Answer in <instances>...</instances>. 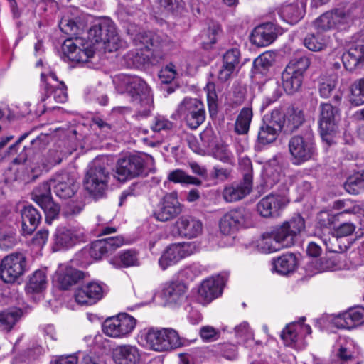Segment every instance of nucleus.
I'll list each match as a JSON object with an SVG mask.
<instances>
[{"instance_id":"nucleus-4","label":"nucleus","mask_w":364,"mask_h":364,"mask_svg":"<svg viewBox=\"0 0 364 364\" xmlns=\"http://www.w3.org/2000/svg\"><path fill=\"white\" fill-rule=\"evenodd\" d=\"M288 148L291 161L295 166H301L314 159L317 154L316 146L311 134L296 135L291 137Z\"/></svg>"},{"instance_id":"nucleus-1","label":"nucleus","mask_w":364,"mask_h":364,"mask_svg":"<svg viewBox=\"0 0 364 364\" xmlns=\"http://www.w3.org/2000/svg\"><path fill=\"white\" fill-rule=\"evenodd\" d=\"M119 47V37L115 24L110 18H103L90 28L87 40L81 37L67 39L63 50L70 60L86 63L99 48L112 52Z\"/></svg>"},{"instance_id":"nucleus-53","label":"nucleus","mask_w":364,"mask_h":364,"mask_svg":"<svg viewBox=\"0 0 364 364\" xmlns=\"http://www.w3.org/2000/svg\"><path fill=\"white\" fill-rule=\"evenodd\" d=\"M222 63L239 70L240 68V50L237 48H231L227 50L223 56Z\"/></svg>"},{"instance_id":"nucleus-56","label":"nucleus","mask_w":364,"mask_h":364,"mask_svg":"<svg viewBox=\"0 0 364 364\" xmlns=\"http://www.w3.org/2000/svg\"><path fill=\"white\" fill-rule=\"evenodd\" d=\"M215 84L212 82H208L205 90L207 94L208 105L209 107L210 112H216L218 96L215 90Z\"/></svg>"},{"instance_id":"nucleus-34","label":"nucleus","mask_w":364,"mask_h":364,"mask_svg":"<svg viewBox=\"0 0 364 364\" xmlns=\"http://www.w3.org/2000/svg\"><path fill=\"white\" fill-rule=\"evenodd\" d=\"M305 13V2L303 0L283 6L280 11L281 16L290 24L300 21Z\"/></svg>"},{"instance_id":"nucleus-30","label":"nucleus","mask_w":364,"mask_h":364,"mask_svg":"<svg viewBox=\"0 0 364 364\" xmlns=\"http://www.w3.org/2000/svg\"><path fill=\"white\" fill-rule=\"evenodd\" d=\"M277 36V28L270 23L256 27L251 35V41L258 47L270 45Z\"/></svg>"},{"instance_id":"nucleus-44","label":"nucleus","mask_w":364,"mask_h":364,"mask_svg":"<svg viewBox=\"0 0 364 364\" xmlns=\"http://www.w3.org/2000/svg\"><path fill=\"white\" fill-rule=\"evenodd\" d=\"M167 179L174 183H180L182 185L192 184L200 186L201 184L200 180L188 175L184 171L179 168L170 171L168 174Z\"/></svg>"},{"instance_id":"nucleus-46","label":"nucleus","mask_w":364,"mask_h":364,"mask_svg":"<svg viewBox=\"0 0 364 364\" xmlns=\"http://www.w3.org/2000/svg\"><path fill=\"white\" fill-rule=\"evenodd\" d=\"M346 190L352 194L364 191V170L350 176L345 183Z\"/></svg>"},{"instance_id":"nucleus-59","label":"nucleus","mask_w":364,"mask_h":364,"mask_svg":"<svg viewBox=\"0 0 364 364\" xmlns=\"http://www.w3.org/2000/svg\"><path fill=\"white\" fill-rule=\"evenodd\" d=\"M213 156L215 159L224 163H233V155L226 146H216L213 151Z\"/></svg>"},{"instance_id":"nucleus-12","label":"nucleus","mask_w":364,"mask_h":364,"mask_svg":"<svg viewBox=\"0 0 364 364\" xmlns=\"http://www.w3.org/2000/svg\"><path fill=\"white\" fill-rule=\"evenodd\" d=\"M144 159L138 155H128L120 158L116 164L114 177L119 181L140 175L144 170Z\"/></svg>"},{"instance_id":"nucleus-49","label":"nucleus","mask_w":364,"mask_h":364,"mask_svg":"<svg viewBox=\"0 0 364 364\" xmlns=\"http://www.w3.org/2000/svg\"><path fill=\"white\" fill-rule=\"evenodd\" d=\"M51 180L46 181L36 187L33 191V199L38 204L51 200L50 190Z\"/></svg>"},{"instance_id":"nucleus-37","label":"nucleus","mask_w":364,"mask_h":364,"mask_svg":"<svg viewBox=\"0 0 364 364\" xmlns=\"http://www.w3.org/2000/svg\"><path fill=\"white\" fill-rule=\"evenodd\" d=\"M110 264L116 268L139 266L140 262L136 252L125 250L110 260Z\"/></svg>"},{"instance_id":"nucleus-38","label":"nucleus","mask_w":364,"mask_h":364,"mask_svg":"<svg viewBox=\"0 0 364 364\" xmlns=\"http://www.w3.org/2000/svg\"><path fill=\"white\" fill-rule=\"evenodd\" d=\"M48 284L47 276L45 270L35 271L29 277L26 290L28 293H40L46 289Z\"/></svg>"},{"instance_id":"nucleus-7","label":"nucleus","mask_w":364,"mask_h":364,"mask_svg":"<svg viewBox=\"0 0 364 364\" xmlns=\"http://www.w3.org/2000/svg\"><path fill=\"white\" fill-rule=\"evenodd\" d=\"M136 325V319L128 314H119L106 318L102 323L103 333L111 338H123L129 336Z\"/></svg>"},{"instance_id":"nucleus-40","label":"nucleus","mask_w":364,"mask_h":364,"mask_svg":"<svg viewBox=\"0 0 364 364\" xmlns=\"http://www.w3.org/2000/svg\"><path fill=\"white\" fill-rule=\"evenodd\" d=\"M330 41L328 36L319 32L316 34L308 35L304 41V46L310 50L318 52L323 50L328 46Z\"/></svg>"},{"instance_id":"nucleus-55","label":"nucleus","mask_w":364,"mask_h":364,"mask_svg":"<svg viewBox=\"0 0 364 364\" xmlns=\"http://www.w3.org/2000/svg\"><path fill=\"white\" fill-rule=\"evenodd\" d=\"M39 205L44 210L46 220L48 223H50L51 220L55 219L59 214L60 208L52 200L40 204Z\"/></svg>"},{"instance_id":"nucleus-50","label":"nucleus","mask_w":364,"mask_h":364,"mask_svg":"<svg viewBox=\"0 0 364 364\" xmlns=\"http://www.w3.org/2000/svg\"><path fill=\"white\" fill-rule=\"evenodd\" d=\"M338 82L336 75H330L321 77L319 85V93L321 97L328 98L334 90Z\"/></svg>"},{"instance_id":"nucleus-27","label":"nucleus","mask_w":364,"mask_h":364,"mask_svg":"<svg viewBox=\"0 0 364 364\" xmlns=\"http://www.w3.org/2000/svg\"><path fill=\"white\" fill-rule=\"evenodd\" d=\"M124 243L122 237H110L93 242L89 249V255L95 259H101L104 255L112 253Z\"/></svg>"},{"instance_id":"nucleus-24","label":"nucleus","mask_w":364,"mask_h":364,"mask_svg":"<svg viewBox=\"0 0 364 364\" xmlns=\"http://www.w3.org/2000/svg\"><path fill=\"white\" fill-rule=\"evenodd\" d=\"M186 285L179 281L168 282L164 284L161 298L166 305L175 306L182 303L186 299Z\"/></svg>"},{"instance_id":"nucleus-19","label":"nucleus","mask_w":364,"mask_h":364,"mask_svg":"<svg viewBox=\"0 0 364 364\" xmlns=\"http://www.w3.org/2000/svg\"><path fill=\"white\" fill-rule=\"evenodd\" d=\"M50 180L53 191L60 198H71L78 188L75 179L67 172L58 173Z\"/></svg>"},{"instance_id":"nucleus-45","label":"nucleus","mask_w":364,"mask_h":364,"mask_svg":"<svg viewBox=\"0 0 364 364\" xmlns=\"http://www.w3.org/2000/svg\"><path fill=\"white\" fill-rule=\"evenodd\" d=\"M21 314L22 312L20 309L0 313V330L3 331H10L21 316Z\"/></svg>"},{"instance_id":"nucleus-29","label":"nucleus","mask_w":364,"mask_h":364,"mask_svg":"<svg viewBox=\"0 0 364 364\" xmlns=\"http://www.w3.org/2000/svg\"><path fill=\"white\" fill-rule=\"evenodd\" d=\"M115 364H140L141 355L136 346L123 344L117 346L112 353Z\"/></svg>"},{"instance_id":"nucleus-58","label":"nucleus","mask_w":364,"mask_h":364,"mask_svg":"<svg viewBox=\"0 0 364 364\" xmlns=\"http://www.w3.org/2000/svg\"><path fill=\"white\" fill-rule=\"evenodd\" d=\"M238 70L234 69L231 66L222 63L220 68L218 71L217 79L218 82L223 83L231 80L234 75L237 73Z\"/></svg>"},{"instance_id":"nucleus-41","label":"nucleus","mask_w":364,"mask_h":364,"mask_svg":"<svg viewBox=\"0 0 364 364\" xmlns=\"http://www.w3.org/2000/svg\"><path fill=\"white\" fill-rule=\"evenodd\" d=\"M257 247L263 253H271L279 250L282 246L273 235V231L264 233L257 241Z\"/></svg>"},{"instance_id":"nucleus-20","label":"nucleus","mask_w":364,"mask_h":364,"mask_svg":"<svg viewBox=\"0 0 364 364\" xmlns=\"http://www.w3.org/2000/svg\"><path fill=\"white\" fill-rule=\"evenodd\" d=\"M62 161L61 154L55 150H50L45 154H36L30 164L31 172L36 175L41 174L43 172H48L54 166L59 164Z\"/></svg>"},{"instance_id":"nucleus-23","label":"nucleus","mask_w":364,"mask_h":364,"mask_svg":"<svg viewBox=\"0 0 364 364\" xmlns=\"http://www.w3.org/2000/svg\"><path fill=\"white\" fill-rule=\"evenodd\" d=\"M223 283V277L220 276L204 280L198 289V301L203 305H206L219 296L222 293Z\"/></svg>"},{"instance_id":"nucleus-9","label":"nucleus","mask_w":364,"mask_h":364,"mask_svg":"<svg viewBox=\"0 0 364 364\" xmlns=\"http://www.w3.org/2000/svg\"><path fill=\"white\" fill-rule=\"evenodd\" d=\"M176 112L192 129L198 128L205 119L204 105L196 98L185 97Z\"/></svg>"},{"instance_id":"nucleus-61","label":"nucleus","mask_w":364,"mask_h":364,"mask_svg":"<svg viewBox=\"0 0 364 364\" xmlns=\"http://www.w3.org/2000/svg\"><path fill=\"white\" fill-rule=\"evenodd\" d=\"M355 230V225L350 222L340 224L334 229V235L337 237H343L350 235Z\"/></svg>"},{"instance_id":"nucleus-48","label":"nucleus","mask_w":364,"mask_h":364,"mask_svg":"<svg viewBox=\"0 0 364 364\" xmlns=\"http://www.w3.org/2000/svg\"><path fill=\"white\" fill-rule=\"evenodd\" d=\"M281 337L286 346H294L302 338L297 328L296 322L287 325L283 330Z\"/></svg>"},{"instance_id":"nucleus-31","label":"nucleus","mask_w":364,"mask_h":364,"mask_svg":"<svg viewBox=\"0 0 364 364\" xmlns=\"http://www.w3.org/2000/svg\"><path fill=\"white\" fill-rule=\"evenodd\" d=\"M252 183H250V177L245 176V181L240 183L225 187L223 191V196L225 201L235 202L244 198L252 191Z\"/></svg>"},{"instance_id":"nucleus-51","label":"nucleus","mask_w":364,"mask_h":364,"mask_svg":"<svg viewBox=\"0 0 364 364\" xmlns=\"http://www.w3.org/2000/svg\"><path fill=\"white\" fill-rule=\"evenodd\" d=\"M350 100L355 106L364 104V77L352 85Z\"/></svg>"},{"instance_id":"nucleus-42","label":"nucleus","mask_w":364,"mask_h":364,"mask_svg":"<svg viewBox=\"0 0 364 364\" xmlns=\"http://www.w3.org/2000/svg\"><path fill=\"white\" fill-rule=\"evenodd\" d=\"M304 120V117L301 110L290 108L284 119L282 127L284 125L288 131L294 132L302 124Z\"/></svg>"},{"instance_id":"nucleus-52","label":"nucleus","mask_w":364,"mask_h":364,"mask_svg":"<svg viewBox=\"0 0 364 364\" xmlns=\"http://www.w3.org/2000/svg\"><path fill=\"white\" fill-rule=\"evenodd\" d=\"M17 243L16 233L14 230H4L0 233V248L8 250Z\"/></svg>"},{"instance_id":"nucleus-15","label":"nucleus","mask_w":364,"mask_h":364,"mask_svg":"<svg viewBox=\"0 0 364 364\" xmlns=\"http://www.w3.org/2000/svg\"><path fill=\"white\" fill-rule=\"evenodd\" d=\"M338 109L330 103L320 105L319 129L322 138L329 141L328 136L338 131L336 114Z\"/></svg>"},{"instance_id":"nucleus-22","label":"nucleus","mask_w":364,"mask_h":364,"mask_svg":"<svg viewBox=\"0 0 364 364\" xmlns=\"http://www.w3.org/2000/svg\"><path fill=\"white\" fill-rule=\"evenodd\" d=\"M177 234L188 239L198 237L203 232V223L191 215H182L174 224Z\"/></svg>"},{"instance_id":"nucleus-63","label":"nucleus","mask_w":364,"mask_h":364,"mask_svg":"<svg viewBox=\"0 0 364 364\" xmlns=\"http://www.w3.org/2000/svg\"><path fill=\"white\" fill-rule=\"evenodd\" d=\"M272 56L269 54L264 53L257 57L254 61L255 69L262 72L267 70L272 65Z\"/></svg>"},{"instance_id":"nucleus-25","label":"nucleus","mask_w":364,"mask_h":364,"mask_svg":"<svg viewBox=\"0 0 364 364\" xmlns=\"http://www.w3.org/2000/svg\"><path fill=\"white\" fill-rule=\"evenodd\" d=\"M286 205L285 199L277 194H269L257 204L258 213L264 218L277 217Z\"/></svg>"},{"instance_id":"nucleus-16","label":"nucleus","mask_w":364,"mask_h":364,"mask_svg":"<svg viewBox=\"0 0 364 364\" xmlns=\"http://www.w3.org/2000/svg\"><path fill=\"white\" fill-rule=\"evenodd\" d=\"M182 210L176 193H170L164 196L155 210L154 215L157 220L166 222L178 216Z\"/></svg>"},{"instance_id":"nucleus-36","label":"nucleus","mask_w":364,"mask_h":364,"mask_svg":"<svg viewBox=\"0 0 364 364\" xmlns=\"http://www.w3.org/2000/svg\"><path fill=\"white\" fill-rule=\"evenodd\" d=\"M82 277L83 273L81 271L69 267L57 272L56 282L59 288L65 290L76 284Z\"/></svg>"},{"instance_id":"nucleus-10","label":"nucleus","mask_w":364,"mask_h":364,"mask_svg":"<svg viewBox=\"0 0 364 364\" xmlns=\"http://www.w3.org/2000/svg\"><path fill=\"white\" fill-rule=\"evenodd\" d=\"M146 341L156 351L168 350L182 345L178 333L172 328L151 330L146 335Z\"/></svg>"},{"instance_id":"nucleus-17","label":"nucleus","mask_w":364,"mask_h":364,"mask_svg":"<svg viewBox=\"0 0 364 364\" xmlns=\"http://www.w3.org/2000/svg\"><path fill=\"white\" fill-rule=\"evenodd\" d=\"M192 253V245L190 243L183 242L171 245L160 257L159 265L163 270H165Z\"/></svg>"},{"instance_id":"nucleus-28","label":"nucleus","mask_w":364,"mask_h":364,"mask_svg":"<svg viewBox=\"0 0 364 364\" xmlns=\"http://www.w3.org/2000/svg\"><path fill=\"white\" fill-rule=\"evenodd\" d=\"M364 321V309L355 308L333 317L331 322L338 328H353Z\"/></svg>"},{"instance_id":"nucleus-43","label":"nucleus","mask_w":364,"mask_h":364,"mask_svg":"<svg viewBox=\"0 0 364 364\" xmlns=\"http://www.w3.org/2000/svg\"><path fill=\"white\" fill-rule=\"evenodd\" d=\"M252 110L250 107H244L241 109L235 122V129L239 134H247L252 119Z\"/></svg>"},{"instance_id":"nucleus-2","label":"nucleus","mask_w":364,"mask_h":364,"mask_svg":"<svg viewBox=\"0 0 364 364\" xmlns=\"http://www.w3.org/2000/svg\"><path fill=\"white\" fill-rule=\"evenodd\" d=\"M113 83L119 93L127 94L130 97L138 117L149 115L154 107L153 97L145 81L138 76L119 74L114 77Z\"/></svg>"},{"instance_id":"nucleus-8","label":"nucleus","mask_w":364,"mask_h":364,"mask_svg":"<svg viewBox=\"0 0 364 364\" xmlns=\"http://www.w3.org/2000/svg\"><path fill=\"white\" fill-rule=\"evenodd\" d=\"M304 218L297 215L289 220L284 222L281 225L275 227L272 231L275 238L282 247H290L294 245L296 238L304 230Z\"/></svg>"},{"instance_id":"nucleus-47","label":"nucleus","mask_w":364,"mask_h":364,"mask_svg":"<svg viewBox=\"0 0 364 364\" xmlns=\"http://www.w3.org/2000/svg\"><path fill=\"white\" fill-rule=\"evenodd\" d=\"M235 336L241 340L242 344L246 347H251L255 343L254 334L249 324L246 321H243L235 328Z\"/></svg>"},{"instance_id":"nucleus-35","label":"nucleus","mask_w":364,"mask_h":364,"mask_svg":"<svg viewBox=\"0 0 364 364\" xmlns=\"http://www.w3.org/2000/svg\"><path fill=\"white\" fill-rule=\"evenodd\" d=\"M342 60L347 70H353L360 63L364 61V46L357 44L351 46L343 54Z\"/></svg>"},{"instance_id":"nucleus-54","label":"nucleus","mask_w":364,"mask_h":364,"mask_svg":"<svg viewBox=\"0 0 364 364\" xmlns=\"http://www.w3.org/2000/svg\"><path fill=\"white\" fill-rule=\"evenodd\" d=\"M180 75L176 65L172 63H168L163 68L159 74L161 82L168 84Z\"/></svg>"},{"instance_id":"nucleus-3","label":"nucleus","mask_w":364,"mask_h":364,"mask_svg":"<svg viewBox=\"0 0 364 364\" xmlns=\"http://www.w3.org/2000/svg\"><path fill=\"white\" fill-rule=\"evenodd\" d=\"M109 172L104 158H96L90 164L85 178V187L94 196H102L107 188Z\"/></svg>"},{"instance_id":"nucleus-5","label":"nucleus","mask_w":364,"mask_h":364,"mask_svg":"<svg viewBox=\"0 0 364 364\" xmlns=\"http://www.w3.org/2000/svg\"><path fill=\"white\" fill-rule=\"evenodd\" d=\"M310 65L309 59L301 57L291 60L282 74L284 90L287 94H293L301 86L304 74Z\"/></svg>"},{"instance_id":"nucleus-64","label":"nucleus","mask_w":364,"mask_h":364,"mask_svg":"<svg viewBox=\"0 0 364 364\" xmlns=\"http://www.w3.org/2000/svg\"><path fill=\"white\" fill-rule=\"evenodd\" d=\"M59 26L62 31L67 34H75L78 31L77 25L74 21L70 19L63 18Z\"/></svg>"},{"instance_id":"nucleus-21","label":"nucleus","mask_w":364,"mask_h":364,"mask_svg":"<svg viewBox=\"0 0 364 364\" xmlns=\"http://www.w3.org/2000/svg\"><path fill=\"white\" fill-rule=\"evenodd\" d=\"M43 90L41 102H46L43 105L45 109H54L55 106L53 102L64 103L68 100L67 87L63 82H59L55 85L46 83L43 85Z\"/></svg>"},{"instance_id":"nucleus-6","label":"nucleus","mask_w":364,"mask_h":364,"mask_svg":"<svg viewBox=\"0 0 364 364\" xmlns=\"http://www.w3.org/2000/svg\"><path fill=\"white\" fill-rule=\"evenodd\" d=\"M141 43L144 48L151 52L150 56L153 58L152 63L162 60L165 54L173 47V42L162 32H148L139 36Z\"/></svg>"},{"instance_id":"nucleus-32","label":"nucleus","mask_w":364,"mask_h":364,"mask_svg":"<svg viewBox=\"0 0 364 364\" xmlns=\"http://www.w3.org/2000/svg\"><path fill=\"white\" fill-rule=\"evenodd\" d=\"M41 216L33 206H25L21 210V232L23 235H31L38 227Z\"/></svg>"},{"instance_id":"nucleus-11","label":"nucleus","mask_w":364,"mask_h":364,"mask_svg":"<svg viewBox=\"0 0 364 364\" xmlns=\"http://www.w3.org/2000/svg\"><path fill=\"white\" fill-rule=\"evenodd\" d=\"M26 267V257L22 253H13L5 257L0 267V277L6 283L15 282L21 277Z\"/></svg>"},{"instance_id":"nucleus-13","label":"nucleus","mask_w":364,"mask_h":364,"mask_svg":"<svg viewBox=\"0 0 364 364\" xmlns=\"http://www.w3.org/2000/svg\"><path fill=\"white\" fill-rule=\"evenodd\" d=\"M250 218V213L244 208L232 210L221 218L220 230L223 235L233 234L240 228L248 225Z\"/></svg>"},{"instance_id":"nucleus-57","label":"nucleus","mask_w":364,"mask_h":364,"mask_svg":"<svg viewBox=\"0 0 364 364\" xmlns=\"http://www.w3.org/2000/svg\"><path fill=\"white\" fill-rule=\"evenodd\" d=\"M173 127V122L164 116L158 115L154 117L151 128L154 132L168 131Z\"/></svg>"},{"instance_id":"nucleus-33","label":"nucleus","mask_w":364,"mask_h":364,"mask_svg":"<svg viewBox=\"0 0 364 364\" xmlns=\"http://www.w3.org/2000/svg\"><path fill=\"white\" fill-rule=\"evenodd\" d=\"M84 233L80 229L59 228L55 233V242L62 247H68L82 240Z\"/></svg>"},{"instance_id":"nucleus-60","label":"nucleus","mask_w":364,"mask_h":364,"mask_svg":"<svg viewBox=\"0 0 364 364\" xmlns=\"http://www.w3.org/2000/svg\"><path fill=\"white\" fill-rule=\"evenodd\" d=\"M200 335L205 341H213L218 338L220 331L210 326H204L200 328Z\"/></svg>"},{"instance_id":"nucleus-18","label":"nucleus","mask_w":364,"mask_h":364,"mask_svg":"<svg viewBox=\"0 0 364 364\" xmlns=\"http://www.w3.org/2000/svg\"><path fill=\"white\" fill-rule=\"evenodd\" d=\"M349 19L348 13L342 9H335L322 14L314 21V24L318 32H323L347 23Z\"/></svg>"},{"instance_id":"nucleus-26","label":"nucleus","mask_w":364,"mask_h":364,"mask_svg":"<svg viewBox=\"0 0 364 364\" xmlns=\"http://www.w3.org/2000/svg\"><path fill=\"white\" fill-rule=\"evenodd\" d=\"M104 294V288L97 282H90L78 288L75 294L77 303L92 305L100 300Z\"/></svg>"},{"instance_id":"nucleus-14","label":"nucleus","mask_w":364,"mask_h":364,"mask_svg":"<svg viewBox=\"0 0 364 364\" xmlns=\"http://www.w3.org/2000/svg\"><path fill=\"white\" fill-rule=\"evenodd\" d=\"M282 119H284L283 116L276 110L272 113L269 119L264 120L258 131L257 142L259 144H269L277 139L282 129Z\"/></svg>"},{"instance_id":"nucleus-39","label":"nucleus","mask_w":364,"mask_h":364,"mask_svg":"<svg viewBox=\"0 0 364 364\" xmlns=\"http://www.w3.org/2000/svg\"><path fill=\"white\" fill-rule=\"evenodd\" d=\"M273 267L277 272L286 275L295 269L296 267V257L291 253L283 255L274 262Z\"/></svg>"},{"instance_id":"nucleus-62","label":"nucleus","mask_w":364,"mask_h":364,"mask_svg":"<svg viewBox=\"0 0 364 364\" xmlns=\"http://www.w3.org/2000/svg\"><path fill=\"white\" fill-rule=\"evenodd\" d=\"M344 212L338 214H331L328 212H321L318 215L319 223L321 226L328 227L339 220V218L343 215Z\"/></svg>"}]
</instances>
